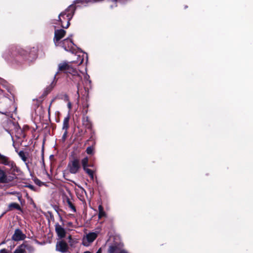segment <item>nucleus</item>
Here are the masks:
<instances>
[{
	"mask_svg": "<svg viewBox=\"0 0 253 253\" xmlns=\"http://www.w3.org/2000/svg\"><path fill=\"white\" fill-rule=\"evenodd\" d=\"M28 187H29V188H30L32 190H35V187L34 186L32 185H29L27 186Z\"/></svg>",
	"mask_w": 253,
	"mask_h": 253,
	"instance_id": "cd10ccee",
	"label": "nucleus"
},
{
	"mask_svg": "<svg viewBox=\"0 0 253 253\" xmlns=\"http://www.w3.org/2000/svg\"><path fill=\"white\" fill-rule=\"evenodd\" d=\"M18 155L25 163L28 169H29L30 165L29 161L27 160L26 154L23 151H20L18 152Z\"/></svg>",
	"mask_w": 253,
	"mask_h": 253,
	"instance_id": "2eb2a0df",
	"label": "nucleus"
},
{
	"mask_svg": "<svg viewBox=\"0 0 253 253\" xmlns=\"http://www.w3.org/2000/svg\"><path fill=\"white\" fill-rule=\"evenodd\" d=\"M30 247L29 244L23 243L18 246L14 251L13 253H26V248Z\"/></svg>",
	"mask_w": 253,
	"mask_h": 253,
	"instance_id": "4468645a",
	"label": "nucleus"
},
{
	"mask_svg": "<svg viewBox=\"0 0 253 253\" xmlns=\"http://www.w3.org/2000/svg\"><path fill=\"white\" fill-rule=\"evenodd\" d=\"M68 107L69 109H71L72 105H71V103L70 102H69L68 103Z\"/></svg>",
	"mask_w": 253,
	"mask_h": 253,
	"instance_id": "c756f323",
	"label": "nucleus"
},
{
	"mask_svg": "<svg viewBox=\"0 0 253 253\" xmlns=\"http://www.w3.org/2000/svg\"><path fill=\"white\" fill-rule=\"evenodd\" d=\"M93 166V165H88V167H92Z\"/></svg>",
	"mask_w": 253,
	"mask_h": 253,
	"instance_id": "c9c22d12",
	"label": "nucleus"
},
{
	"mask_svg": "<svg viewBox=\"0 0 253 253\" xmlns=\"http://www.w3.org/2000/svg\"><path fill=\"white\" fill-rule=\"evenodd\" d=\"M98 218L99 219L103 217H106V213L104 211V209L102 205H100L98 206Z\"/></svg>",
	"mask_w": 253,
	"mask_h": 253,
	"instance_id": "6ab92c4d",
	"label": "nucleus"
},
{
	"mask_svg": "<svg viewBox=\"0 0 253 253\" xmlns=\"http://www.w3.org/2000/svg\"><path fill=\"white\" fill-rule=\"evenodd\" d=\"M14 54H13L11 50L8 49L5 51L3 53V57L7 60H9L10 58H14Z\"/></svg>",
	"mask_w": 253,
	"mask_h": 253,
	"instance_id": "dca6fc26",
	"label": "nucleus"
},
{
	"mask_svg": "<svg viewBox=\"0 0 253 253\" xmlns=\"http://www.w3.org/2000/svg\"><path fill=\"white\" fill-rule=\"evenodd\" d=\"M14 178V175L8 176L4 170L0 169V183H8L12 181Z\"/></svg>",
	"mask_w": 253,
	"mask_h": 253,
	"instance_id": "1a4fd4ad",
	"label": "nucleus"
},
{
	"mask_svg": "<svg viewBox=\"0 0 253 253\" xmlns=\"http://www.w3.org/2000/svg\"><path fill=\"white\" fill-rule=\"evenodd\" d=\"M69 116H68L67 117H65L64 119L63 123V126H62V129L64 130V132L62 135V139L63 141H64L65 139H66L68 131L67 130L69 128Z\"/></svg>",
	"mask_w": 253,
	"mask_h": 253,
	"instance_id": "9d476101",
	"label": "nucleus"
},
{
	"mask_svg": "<svg viewBox=\"0 0 253 253\" xmlns=\"http://www.w3.org/2000/svg\"><path fill=\"white\" fill-rule=\"evenodd\" d=\"M81 72L76 68L72 66L67 73L69 82H72L77 85L78 88L79 87L80 83L82 81V77L81 75Z\"/></svg>",
	"mask_w": 253,
	"mask_h": 253,
	"instance_id": "7ed1b4c3",
	"label": "nucleus"
},
{
	"mask_svg": "<svg viewBox=\"0 0 253 253\" xmlns=\"http://www.w3.org/2000/svg\"><path fill=\"white\" fill-rule=\"evenodd\" d=\"M93 148L92 147H88L86 148V152L88 154H93Z\"/></svg>",
	"mask_w": 253,
	"mask_h": 253,
	"instance_id": "b1692460",
	"label": "nucleus"
},
{
	"mask_svg": "<svg viewBox=\"0 0 253 253\" xmlns=\"http://www.w3.org/2000/svg\"><path fill=\"white\" fill-rule=\"evenodd\" d=\"M29 245L30 246V247H29L28 248H26V250H28L29 251H33L34 249H33V247L31 246H30V245Z\"/></svg>",
	"mask_w": 253,
	"mask_h": 253,
	"instance_id": "c85d7f7f",
	"label": "nucleus"
},
{
	"mask_svg": "<svg viewBox=\"0 0 253 253\" xmlns=\"http://www.w3.org/2000/svg\"><path fill=\"white\" fill-rule=\"evenodd\" d=\"M84 170L88 174L90 178L93 180L94 178L93 171L88 169V168H85Z\"/></svg>",
	"mask_w": 253,
	"mask_h": 253,
	"instance_id": "4be33fe9",
	"label": "nucleus"
},
{
	"mask_svg": "<svg viewBox=\"0 0 253 253\" xmlns=\"http://www.w3.org/2000/svg\"><path fill=\"white\" fill-rule=\"evenodd\" d=\"M0 253H11L9 252L7 250H6L5 249H3L0 251Z\"/></svg>",
	"mask_w": 253,
	"mask_h": 253,
	"instance_id": "a878e982",
	"label": "nucleus"
},
{
	"mask_svg": "<svg viewBox=\"0 0 253 253\" xmlns=\"http://www.w3.org/2000/svg\"><path fill=\"white\" fill-rule=\"evenodd\" d=\"M84 253H91L89 251H86V252H84Z\"/></svg>",
	"mask_w": 253,
	"mask_h": 253,
	"instance_id": "f704fd0d",
	"label": "nucleus"
},
{
	"mask_svg": "<svg viewBox=\"0 0 253 253\" xmlns=\"http://www.w3.org/2000/svg\"><path fill=\"white\" fill-rule=\"evenodd\" d=\"M0 164L9 167L12 172L17 171L18 169L13 161H11L7 157L0 153Z\"/></svg>",
	"mask_w": 253,
	"mask_h": 253,
	"instance_id": "39448f33",
	"label": "nucleus"
},
{
	"mask_svg": "<svg viewBox=\"0 0 253 253\" xmlns=\"http://www.w3.org/2000/svg\"><path fill=\"white\" fill-rule=\"evenodd\" d=\"M84 79L85 80L88 81L89 84H90L91 81L89 79V76L88 75L86 74L85 75H84Z\"/></svg>",
	"mask_w": 253,
	"mask_h": 253,
	"instance_id": "393cba45",
	"label": "nucleus"
},
{
	"mask_svg": "<svg viewBox=\"0 0 253 253\" xmlns=\"http://www.w3.org/2000/svg\"><path fill=\"white\" fill-rule=\"evenodd\" d=\"M9 210H11L12 209H16L18 210L21 211V208L19 204L15 203H12L9 205Z\"/></svg>",
	"mask_w": 253,
	"mask_h": 253,
	"instance_id": "aec40b11",
	"label": "nucleus"
},
{
	"mask_svg": "<svg viewBox=\"0 0 253 253\" xmlns=\"http://www.w3.org/2000/svg\"><path fill=\"white\" fill-rule=\"evenodd\" d=\"M65 47H66V49H64L65 50L67 51H70L72 53H74L76 51V45L74 44L73 42L72 45H70V44L66 42L65 44Z\"/></svg>",
	"mask_w": 253,
	"mask_h": 253,
	"instance_id": "a211bd4d",
	"label": "nucleus"
},
{
	"mask_svg": "<svg viewBox=\"0 0 253 253\" xmlns=\"http://www.w3.org/2000/svg\"><path fill=\"white\" fill-rule=\"evenodd\" d=\"M67 203L69 207L71 209L72 211L73 212H75L76 211L75 207L73 205L70 199L68 198L67 199Z\"/></svg>",
	"mask_w": 253,
	"mask_h": 253,
	"instance_id": "5701e85b",
	"label": "nucleus"
},
{
	"mask_svg": "<svg viewBox=\"0 0 253 253\" xmlns=\"http://www.w3.org/2000/svg\"><path fill=\"white\" fill-rule=\"evenodd\" d=\"M8 193L9 194H11V195H14V194H16L17 193L16 192H9Z\"/></svg>",
	"mask_w": 253,
	"mask_h": 253,
	"instance_id": "2f4dec72",
	"label": "nucleus"
},
{
	"mask_svg": "<svg viewBox=\"0 0 253 253\" xmlns=\"http://www.w3.org/2000/svg\"><path fill=\"white\" fill-rule=\"evenodd\" d=\"M123 244L119 241H115L108 248V252L109 253H128L126 250H124Z\"/></svg>",
	"mask_w": 253,
	"mask_h": 253,
	"instance_id": "20e7f679",
	"label": "nucleus"
},
{
	"mask_svg": "<svg viewBox=\"0 0 253 253\" xmlns=\"http://www.w3.org/2000/svg\"><path fill=\"white\" fill-rule=\"evenodd\" d=\"M73 62H74V61L68 62L67 61H63L59 63L58 64L57 72L55 74L54 78H55L56 76L60 72H63L65 74H67L68 71H69L70 68L72 67Z\"/></svg>",
	"mask_w": 253,
	"mask_h": 253,
	"instance_id": "423d86ee",
	"label": "nucleus"
},
{
	"mask_svg": "<svg viewBox=\"0 0 253 253\" xmlns=\"http://www.w3.org/2000/svg\"><path fill=\"white\" fill-rule=\"evenodd\" d=\"M79 161L77 159H75L70 162L68 165L69 171L73 174L76 173L80 169Z\"/></svg>",
	"mask_w": 253,
	"mask_h": 253,
	"instance_id": "6e6552de",
	"label": "nucleus"
},
{
	"mask_svg": "<svg viewBox=\"0 0 253 253\" xmlns=\"http://www.w3.org/2000/svg\"><path fill=\"white\" fill-rule=\"evenodd\" d=\"M56 247L57 251L62 253L66 252L68 249L67 244L63 241H60L57 243Z\"/></svg>",
	"mask_w": 253,
	"mask_h": 253,
	"instance_id": "f8f14e48",
	"label": "nucleus"
},
{
	"mask_svg": "<svg viewBox=\"0 0 253 253\" xmlns=\"http://www.w3.org/2000/svg\"><path fill=\"white\" fill-rule=\"evenodd\" d=\"M88 159L87 157H85L82 160V164L83 169H85V168L88 167Z\"/></svg>",
	"mask_w": 253,
	"mask_h": 253,
	"instance_id": "412c9836",
	"label": "nucleus"
},
{
	"mask_svg": "<svg viewBox=\"0 0 253 253\" xmlns=\"http://www.w3.org/2000/svg\"><path fill=\"white\" fill-rule=\"evenodd\" d=\"M94 134V131H92V132H91V135L90 138V139H92V138H93V135Z\"/></svg>",
	"mask_w": 253,
	"mask_h": 253,
	"instance_id": "473e14b6",
	"label": "nucleus"
},
{
	"mask_svg": "<svg viewBox=\"0 0 253 253\" xmlns=\"http://www.w3.org/2000/svg\"><path fill=\"white\" fill-rule=\"evenodd\" d=\"M83 124L86 128L91 129L92 124L89 120L88 117H84L83 120Z\"/></svg>",
	"mask_w": 253,
	"mask_h": 253,
	"instance_id": "f3484780",
	"label": "nucleus"
},
{
	"mask_svg": "<svg viewBox=\"0 0 253 253\" xmlns=\"http://www.w3.org/2000/svg\"><path fill=\"white\" fill-rule=\"evenodd\" d=\"M66 34V31L63 29L55 30L54 31V37L53 41L55 46H60L63 47L64 49H66L65 43L67 42L70 45L73 44V42L72 41V35H71L67 39L61 41V39L63 38Z\"/></svg>",
	"mask_w": 253,
	"mask_h": 253,
	"instance_id": "f03ea898",
	"label": "nucleus"
},
{
	"mask_svg": "<svg viewBox=\"0 0 253 253\" xmlns=\"http://www.w3.org/2000/svg\"><path fill=\"white\" fill-rule=\"evenodd\" d=\"M55 231L58 236L62 238L65 236V230L58 223L55 225Z\"/></svg>",
	"mask_w": 253,
	"mask_h": 253,
	"instance_id": "ddd939ff",
	"label": "nucleus"
},
{
	"mask_svg": "<svg viewBox=\"0 0 253 253\" xmlns=\"http://www.w3.org/2000/svg\"><path fill=\"white\" fill-rule=\"evenodd\" d=\"M76 10L74 4H71L58 16L60 25L63 28H67L70 26V21L72 19Z\"/></svg>",
	"mask_w": 253,
	"mask_h": 253,
	"instance_id": "f257e3e1",
	"label": "nucleus"
},
{
	"mask_svg": "<svg viewBox=\"0 0 253 253\" xmlns=\"http://www.w3.org/2000/svg\"><path fill=\"white\" fill-rule=\"evenodd\" d=\"M102 253V250H101V249L100 248L98 251L96 253Z\"/></svg>",
	"mask_w": 253,
	"mask_h": 253,
	"instance_id": "7c9ffc66",
	"label": "nucleus"
},
{
	"mask_svg": "<svg viewBox=\"0 0 253 253\" xmlns=\"http://www.w3.org/2000/svg\"><path fill=\"white\" fill-rule=\"evenodd\" d=\"M69 239H71V236H69Z\"/></svg>",
	"mask_w": 253,
	"mask_h": 253,
	"instance_id": "e433bc0d",
	"label": "nucleus"
},
{
	"mask_svg": "<svg viewBox=\"0 0 253 253\" xmlns=\"http://www.w3.org/2000/svg\"><path fill=\"white\" fill-rule=\"evenodd\" d=\"M3 92V90L0 88V94H1Z\"/></svg>",
	"mask_w": 253,
	"mask_h": 253,
	"instance_id": "72a5a7b5",
	"label": "nucleus"
},
{
	"mask_svg": "<svg viewBox=\"0 0 253 253\" xmlns=\"http://www.w3.org/2000/svg\"><path fill=\"white\" fill-rule=\"evenodd\" d=\"M78 56L80 58L79 61V64H81L83 63L84 59H83V58L81 57L80 55H78Z\"/></svg>",
	"mask_w": 253,
	"mask_h": 253,
	"instance_id": "bb28decb",
	"label": "nucleus"
},
{
	"mask_svg": "<svg viewBox=\"0 0 253 253\" xmlns=\"http://www.w3.org/2000/svg\"><path fill=\"white\" fill-rule=\"evenodd\" d=\"M97 237V232H90L84 236L82 240V244L84 246L88 247Z\"/></svg>",
	"mask_w": 253,
	"mask_h": 253,
	"instance_id": "0eeeda50",
	"label": "nucleus"
},
{
	"mask_svg": "<svg viewBox=\"0 0 253 253\" xmlns=\"http://www.w3.org/2000/svg\"><path fill=\"white\" fill-rule=\"evenodd\" d=\"M25 238L26 235L19 229H17L15 230L14 233L12 237V239L15 241L23 240Z\"/></svg>",
	"mask_w": 253,
	"mask_h": 253,
	"instance_id": "9b49d317",
	"label": "nucleus"
}]
</instances>
